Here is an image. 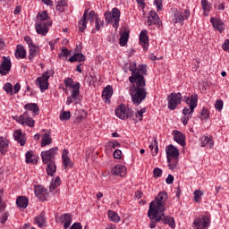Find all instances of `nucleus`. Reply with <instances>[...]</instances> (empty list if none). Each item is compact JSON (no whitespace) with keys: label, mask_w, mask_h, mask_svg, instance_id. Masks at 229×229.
I'll return each mask as SVG.
<instances>
[{"label":"nucleus","mask_w":229,"mask_h":229,"mask_svg":"<svg viewBox=\"0 0 229 229\" xmlns=\"http://www.w3.org/2000/svg\"><path fill=\"white\" fill-rule=\"evenodd\" d=\"M62 183V179H60L58 176L55 179H52L49 186L50 192H53L54 194H56L58 192V188L60 187Z\"/></svg>","instance_id":"nucleus-25"},{"label":"nucleus","mask_w":229,"mask_h":229,"mask_svg":"<svg viewBox=\"0 0 229 229\" xmlns=\"http://www.w3.org/2000/svg\"><path fill=\"white\" fill-rule=\"evenodd\" d=\"M156 201H165L167 199V192L161 191L158 195L155 198Z\"/></svg>","instance_id":"nucleus-46"},{"label":"nucleus","mask_w":229,"mask_h":229,"mask_svg":"<svg viewBox=\"0 0 229 229\" xmlns=\"http://www.w3.org/2000/svg\"><path fill=\"white\" fill-rule=\"evenodd\" d=\"M128 38H130V34L128 32H123L121 34L119 42L122 47H124V46L128 44Z\"/></svg>","instance_id":"nucleus-41"},{"label":"nucleus","mask_w":229,"mask_h":229,"mask_svg":"<svg viewBox=\"0 0 229 229\" xmlns=\"http://www.w3.org/2000/svg\"><path fill=\"white\" fill-rule=\"evenodd\" d=\"M52 142L53 139H51V134L49 132H46L41 140V148L49 146V144H51Z\"/></svg>","instance_id":"nucleus-34"},{"label":"nucleus","mask_w":229,"mask_h":229,"mask_svg":"<svg viewBox=\"0 0 229 229\" xmlns=\"http://www.w3.org/2000/svg\"><path fill=\"white\" fill-rule=\"evenodd\" d=\"M163 0H154V4L157 6V12H162L164 5L162 4Z\"/></svg>","instance_id":"nucleus-55"},{"label":"nucleus","mask_w":229,"mask_h":229,"mask_svg":"<svg viewBox=\"0 0 229 229\" xmlns=\"http://www.w3.org/2000/svg\"><path fill=\"white\" fill-rule=\"evenodd\" d=\"M24 40H25V42L28 44L29 47H30V46L35 45V44L33 43V40L31 39V38H30V36H26V37L24 38Z\"/></svg>","instance_id":"nucleus-62"},{"label":"nucleus","mask_w":229,"mask_h":229,"mask_svg":"<svg viewBox=\"0 0 229 229\" xmlns=\"http://www.w3.org/2000/svg\"><path fill=\"white\" fill-rule=\"evenodd\" d=\"M78 98H80V82H75V86H73V89L72 90L71 96H69L66 99V105L69 106L72 103H78Z\"/></svg>","instance_id":"nucleus-12"},{"label":"nucleus","mask_w":229,"mask_h":229,"mask_svg":"<svg viewBox=\"0 0 229 229\" xmlns=\"http://www.w3.org/2000/svg\"><path fill=\"white\" fill-rule=\"evenodd\" d=\"M56 151H58V148H52L49 150L42 151L41 158L43 164L55 162V155H56Z\"/></svg>","instance_id":"nucleus-9"},{"label":"nucleus","mask_w":229,"mask_h":229,"mask_svg":"<svg viewBox=\"0 0 229 229\" xmlns=\"http://www.w3.org/2000/svg\"><path fill=\"white\" fill-rule=\"evenodd\" d=\"M193 194L195 201H199V199H201V196H203V191L196 190Z\"/></svg>","instance_id":"nucleus-56"},{"label":"nucleus","mask_w":229,"mask_h":229,"mask_svg":"<svg viewBox=\"0 0 229 229\" xmlns=\"http://www.w3.org/2000/svg\"><path fill=\"white\" fill-rule=\"evenodd\" d=\"M4 90L6 92V94H10L11 96H13V86L10 82H6L4 85Z\"/></svg>","instance_id":"nucleus-44"},{"label":"nucleus","mask_w":229,"mask_h":229,"mask_svg":"<svg viewBox=\"0 0 229 229\" xmlns=\"http://www.w3.org/2000/svg\"><path fill=\"white\" fill-rule=\"evenodd\" d=\"M98 17V15L96 14L95 11H90L89 13V9H88V17H87V21H89V22L92 24V22H94V19L96 21V18Z\"/></svg>","instance_id":"nucleus-48"},{"label":"nucleus","mask_w":229,"mask_h":229,"mask_svg":"<svg viewBox=\"0 0 229 229\" xmlns=\"http://www.w3.org/2000/svg\"><path fill=\"white\" fill-rule=\"evenodd\" d=\"M154 178H160L162 177V169L157 167L153 170Z\"/></svg>","instance_id":"nucleus-59"},{"label":"nucleus","mask_w":229,"mask_h":229,"mask_svg":"<svg viewBox=\"0 0 229 229\" xmlns=\"http://www.w3.org/2000/svg\"><path fill=\"white\" fill-rule=\"evenodd\" d=\"M70 119H71V112L70 111H64L60 114L61 121H69Z\"/></svg>","instance_id":"nucleus-51"},{"label":"nucleus","mask_w":229,"mask_h":229,"mask_svg":"<svg viewBox=\"0 0 229 229\" xmlns=\"http://www.w3.org/2000/svg\"><path fill=\"white\" fill-rule=\"evenodd\" d=\"M69 62L72 64L74 62H85V55L81 53H76L72 57H70Z\"/></svg>","instance_id":"nucleus-36"},{"label":"nucleus","mask_w":229,"mask_h":229,"mask_svg":"<svg viewBox=\"0 0 229 229\" xmlns=\"http://www.w3.org/2000/svg\"><path fill=\"white\" fill-rule=\"evenodd\" d=\"M193 226L196 229H208L210 226V216H203L202 217H196L193 221Z\"/></svg>","instance_id":"nucleus-7"},{"label":"nucleus","mask_w":229,"mask_h":229,"mask_svg":"<svg viewBox=\"0 0 229 229\" xmlns=\"http://www.w3.org/2000/svg\"><path fill=\"white\" fill-rule=\"evenodd\" d=\"M191 17V11L189 10H184L183 12H176L174 15L173 21L174 24H182L183 25V21H187Z\"/></svg>","instance_id":"nucleus-13"},{"label":"nucleus","mask_w":229,"mask_h":229,"mask_svg":"<svg viewBox=\"0 0 229 229\" xmlns=\"http://www.w3.org/2000/svg\"><path fill=\"white\" fill-rule=\"evenodd\" d=\"M140 44L144 51H148L149 47V37H148V30H141L140 33Z\"/></svg>","instance_id":"nucleus-18"},{"label":"nucleus","mask_w":229,"mask_h":229,"mask_svg":"<svg viewBox=\"0 0 229 229\" xmlns=\"http://www.w3.org/2000/svg\"><path fill=\"white\" fill-rule=\"evenodd\" d=\"M165 212V201H151L148 211V217L150 220L149 228H155L157 223L162 221V217L158 216V214Z\"/></svg>","instance_id":"nucleus-2"},{"label":"nucleus","mask_w":229,"mask_h":229,"mask_svg":"<svg viewBox=\"0 0 229 229\" xmlns=\"http://www.w3.org/2000/svg\"><path fill=\"white\" fill-rule=\"evenodd\" d=\"M34 192L39 201H46V199L49 198V192L47 191V189L44 188L42 185H36L34 187Z\"/></svg>","instance_id":"nucleus-14"},{"label":"nucleus","mask_w":229,"mask_h":229,"mask_svg":"<svg viewBox=\"0 0 229 229\" xmlns=\"http://www.w3.org/2000/svg\"><path fill=\"white\" fill-rule=\"evenodd\" d=\"M113 155L114 158H116L117 160H121L123 158V151H121V149H115Z\"/></svg>","instance_id":"nucleus-57"},{"label":"nucleus","mask_w":229,"mask_h":229,"mask_svg":"<svg viewBox=\"0 0 229 229\" xmlns=\"http://www.w3.org/2000/svg\"><path fill=\"white\" fill-rule=\"evenodd\" d=\"M104 17L106 19V22L107 24H112L114 30L119 28V22L121 21V11L117 7L113 8L111 12H106L104 13Z\"/></svg>","instance_id":"nucleus-5"},{"label":"nucleus","mask_w":229,"mask_h":229,"mask_svg":"<svg viewBox=\"0 0 229 229\" xmlns=\"http://www.w3.org/2000/svg\"><path fill=\"white\" fill-rule=\"evenodd\" d=\"M105 26V21L101 20V18L97 17L95 20V30H92V33H96V31H99Z\"/></svg>","instance_id":"nucleus-39"},{"label":"nucleus","mask_w":229,"mask_h":229,"mask_svg":"<svg viewBox=\"0 0 229 229\" xmlns=\"http://www.w3.org/2000/svg\"><path fill=\"white\" fill-rule=\"evenodd\" d=\"M13 138H14V140H16V142L20 144V146H24V144H26V136H24L22 131L19 130L15 131L13 132Z\"/></svg>","instance_id":"nucleus-27"},{"label":"nucleus","mask_w":229,"mask_h":229,"mask_svg":"<svg viewBox=\"0 0 229 229\" xmlns=\"http://www.w3.org/2000/svg\"><path fill=\"white\" fill-rule=\"evenodd\" d=\"M46 164H47V173L48 176H53L55 173H56V165H55V161H51L50 163Z\"/></svg>","instance_id":"nucleus-37"},{"label":"nucleus","mask_w":229,"mask_h":229,"mask_svg":"<svg viewBox=\"0 0 229 229\" xmlns=\"http://www.w3.org/2000/svg\"><path fill=\"white\" fill-rule=\"evenodd\" d=\"M64 6H67V3L65 2V0H61L57 3L55 10H57V12H64Z\"/></svg>","instance_id":"nucleus-49"},{"label":"nucleus","mask_w":229,"mask_h":229,"mask_svg":"<svg viewBox=\"0 0 229 229\" xmlns=\"http://www.w3.org/2000/svg\"><path fill=\"white\" fill-rule=\"evenodd\" d=\"M16 205L18 208H28V205H30L29 201H16Z\"/></svg>","instance_id":"nucleus-53"},{"label":"nucleus","mask_w":229,"mask_h":229,"mask_svg":"<svg viewBox=\"0 0 229 229\" xmlns=\"http://www.w3.org/2000/svg\"><path fill=\"white\" fill-rule=\"evenodd\" d=\"M222 49L229 53V39H225V42L222 44Z\"/></svg>","instance_id":"nucleus-61"},{"label":"nucleus","mask_w":229,"mask_h":229,"mask_svg":"<svg viewBox=\"0 0 229 229\" xmlns=\"http://www.w3.org/2000/svg\"><path fill=\"white\" fill-rule=\"evenodd\" d=\"M148 148L153 157H157V155H158V143H157V140H155L154 144L149 145Z\"/></svg>","instance_id":"nucleus-43"},{"label":"nucleus","mask_w":229,"mask_h":229,"mask_svg":"<svg viewBox=\"0 0 229 229\" xmlns=\"http://www.w3.org/2000/svg\"><path fill=\"white\" fill-rule=\"evenodd\" d=\"M17 123L22 124V126H30V128H33L35 126V120L30 117L28 112L21 114L19 117L16 118Z\"/></svg>","instance_id":"nucleus-11"},{"label":"nucleus","mask_w":229,"mask_h":229,"mask_svg":"<svg viewBox=\"0 0 229 229\" xmlns=\"http://www.w3.org/2000/svg\"><path fill=\"white\" fill-rule=\"evenodd\" d=\"M223 106H224L223 100L219 99V100L216 101V103H215L216 110H217L218 112H221V110H223Z\"/></svg>","instance_id":"nucleus-54"},{"label":"nucleus","mask_w":229,"mask_h":229,"mask_svg":"<svg viewBox=\"0 0 229 229\" xmlns=\"http://www.w3.org/2000/svg\"><path fill=\"white\" fill-rule=\"evenodd\" d=\"M129 71L131 72V76L129 77V81L131 83L130 89L131 101L134 105H140L148 96L146 79L144 78L148 74V66L140 64L137 68V63H130Z\"/></svg>","instance_id":"nucleus-1"},{"label":"nucleus","mask_w":229,"mask_h":229,"mask_svg":"<svg viewBox=\"0 0 229 229\" xmlns=\"http://www.w3.org/2000/svg\"><path fill=\"white\" fill-rule=\"evenodd\" d=\"M34 221L39 228H44V226H46V223H47L46 217L44 216V212L38 216H35Z\"/></svg>","instance_id":"nucleus-33"},{"label":"nucleus","mask_w":229,"mask_h":229,"mask_svg":"<svg viewBox=\"0 0 229 229\" xmlns=\"http://www.w3.org/2000/svg\"><path fill=\"white\" fill-rule=\"evenodd\" d=\"M21 90V83H16L13 89V94H18V92Z\"/></svg>","instance_id":"nucleus-63"},{"label":"nucleus","mask_w":229,"mask_h":229,"mask_svg":"<svg viewBox=\"0 0 229 229\" xmlns=\"http://www.w3.org/2000/svg\"><path fill=\"white\" fill-rule=\"evenodd\" d=\"M114 94V88L108 85L106 86L102 91V98L104 99L105 103H110V98Z\"/></svg>","instance_id":"nucleus-23"},{"label":"nucleus","mask_w":229,"mask_h":229,"mask_svg":"<svg viewBox=\"0 0 229 229\" xmlns=\"http://www.w3.org/2000/svg\"><path fill=\"white\" fill-rule=\"evenodd\" d=\"M62 160L64 169H72V167H74V163L71 161V158L69 157V151L67 149L63 150Z\"/></svg>","instance_id":"nucleus-17"},{"label":"nucleus","mask_w":229,"mask_h":229,"mask_svg":"<svg viewBox=\"0 0 229 229\" xmlns=\"http://www.w3.org/2000/svg\"><path fill=\"white\" fill-rule=\"evenodd\" d=\"M10 144V141L4 138V137H0V153L2 155H6L8 152V146Z\"/></svg>","instance_id":"nucleus-30"},{"label":"nucleus","mask_w":229,"mask_h":229,"mask_svg":"<svg viewBox=\"0 0 229 229\" xmlns=\"http://www.w3.org/2000/svg\"><path fill=\"white\" fill-rule=\"evenodd\" d=\"M16 58H26V49L22 45H18L15 51Z\"/></svg>","instance_id":"nucleus-35"},{"label":"nucleus","mask_w":229,"mask_h":229,"mask_svg":"<svg viewBox=\"0 0 229 229\" xmlns=\"http://www.w3.org/2000/svg\"><path fill=\"white\" fill-rule=\"evenodd\" d=\"M168 109L176 110V106L182 103V93H171L168 98Z\"/></svg>","instance_id":"nucleus-8"},{"label":"nucleus","mask_w":229,"mask_h":229,"mask_svg":"<svg viewBox=\"0 0 229 229\" xmlns=\"http://www.w3.org/2000/svg\"><path fill=\"white\" fill-rule=\"evenodd\" d=\"M157 217H161L160 221H162L163 225H168L170 228H175L176 225L174 224V218H173V216H165V215H164V212H162L157 215Z\"/></svg>","instance_id":"nucleus-19"},{"label":"nucleus","mask_w":229,"mask_h":229,"mask_svg":"<svg viewBox=\"0 0 229 229\" xmlns=\"http://www.w3.org/2000/svg\"><path fill=\"white\" fill-rule=\"evenodd\" d=\"M115 115L119 117V119H126L131 115V111L121 105L119 108L115 109Z\"/></svg>","instance_id":"nucleus-16"},{"label":"nucleus","mask_w":229,"mask_h":229,"mask_svg":"<svg viewBox=\"0 0 229 229\" xmlns=\"http://www.w3.org/2000/svg\"><path fill=\"white\" fill-rule=\"evenodd\" d=\"M144 114H146V108H143L136 113V117L138 121H142V117H144Z\"/></svg>","instance_id":"nucleus-58"},{"label":"nucleus","mask_w":229,"mask_h":229,"mask_svg":"<svg viewBox=\"0 0 229 229\" xmlns=\"http://www.w3.org/2000/svg\"><path fill=\"white\" fill-rule=\"evenodd\" d=\"M64 83L65 87H71V89H72V90H74V87L76 86V83H74V81H72V78L64 79Z\"/></svg>","instance_id":"nucleus-47"},{"label":"nucleus","mask_w":229,"mask_h":229,"mask_svg":"<svg viewBox=\"0 0 229 229\" xmlns=\"http://www.w3.org/2000/svg\"><path fill=\"white\" fill-rule=\"evenodd\" d=\"M70 229H83L81 223H74Z\"/></svg>","instance_id":"nucleus-64"},{"label":"nucleus","mask_w":229,"mask_h":229,"mask_svg":"<svg viewBox=\"0 0 229 229\" xmlns=\"http://www.w3.org/2000/svg\"><path fill=\"white\" fill-rule=\"evenodd\" d=\"M38 53H40V47H38V46L34 44L29 47V60H33V58H35Z\"/></svg>","instance_id":"nucleus-31"},{"label":"nucleus","mask_w":229,"mask_h":229,"mask_svg":"<svg viewBox=\"0 0 229 229\" xmlns=\"http://www.w3.org/2000/svg\"><path fill=\"white\" fill-rule=\"evenodd\" d=\"M53 74V71H47L45 73L42 74L41 77H38L36 80L41 92H46V90L49 89V78H51Z\"/></svg>","instance_id":"nucleus-6"},{"label":"nucleus","mask_w":229,"mask_h":229,"mask_svg":"<svg viewBox=\"0 0 229 229\" xmlns=\"http://www.w3.org/2000/svg\"><path fill=\"white\" fill-rule=\"evenodd\" d=\"M106 148L107 149H115V148H121V143L119 141L114 140V141H108L106 144Z\"/></svg>","instance_id":"nucleus-42"},{"label":"nucleus","mask_w":229,"mask_h":229,"mask_svg":"<svg viewBox=\"0 0 229 229\" xmlns=\"http://www.w3.org/2000/svg\"><path fill=\"white\" fill-rule=\"evenodd\" d=\"M210 22L214 30H216L219 33H223V31H225V22H223V21L217 18H210Z\"/></svg>","instance_id":"nucleus-20"},{"label":"nucleus","mask_w":229,"mask_h":229,"mask_svg":"<svg viewBox=\"0 0 229 229\" xmlns=\"http://www.w3.org/2000/svg\"><path fill=\"white\" fill-rule=\"evenodd\" d=\"M200 4L204 12V15H208V12H210V9L212 8L208 0H201Z\"/></svg>","instance_id":"nucleus-38"},{"label":"nucleus","mask_w":229,"mask_h":229,"mask_svg":"<svg viewBox=\"0 0 229 229\" xmlns=\"http://www.w3.org/2000/svg\"><path fill=\"white\" fill-rule=\"evenodd\" d=\"M184 101L188 104L189 107H184L182 114L184 117L181 118L183 126L189 124V121L192 119V114H194V108L198 106V95L194 94L191 97H184Z\"/></svg>","instance_id":"nucleus-4"},{"label":"nucleus","mask_w":229,"mask_h":229,"mask_svg":"<svg viewBox=\"0 0 229 229\" xmlns=\"http://www.w3.org/2000/svg\"><path fill=\"white\" fill-rule=\"evenodd\" d=\"M174 140L177 142V144H180V146H185V135L182 133L180 131H174Z\"/></svg>","instance_id":"nucleus-26"},{"label":"nucleus","mask_w":229,"mask_h":229,"mask_svg":"<svg viewBox=\"0 0 229 229\" xmlns=\"http://www.w3.org/2000/svg\"><path fill=\"white\" fill-rule=\"evenodd\" d=\"M8 217H10V215L8 214V212H6L1 216L0 222L2 223V225H4V223H6V221H8Z\"/></svg>","instance_id":"nucleus-60"},{"label":"nucleus","mask_w":229,"mask_h":229,"mask_svg":"<svg viewBox=\"0 0 229 229\" xmlns=\"http://www.w3.org/2000/svg\"><path fill=\"white\" fill-rule=\"evenodd\" d=\"M201 148H214V140L208 136H202L200 138Z\"/></svg>","instance_id":"nucleus-28"},{"label":"nucleus","mask_w":229,"mask_h":229,"mask_svg":"<svg viewBox=\"0 0 229 229\" xmlns=\"http://www.w3.org/2000/svg\"><path fill=\"white\" fill-rule=\"evenodd\" d=\"M71 55V51H69V49H67L66 47H63L62 48V52L58 55L59 58H64V56L65 58H67V56Z\"/></svg>","instance_id":"nucleus-52"},{"label":"nucleus","mask_w":229,"mask_h":229,"mask_svg":"<svg viewBox=\"0 0 229 229\" xmlns=\"http://www.w3.org/2000/svg\"><path fill=\"white\" fill-rule=\"evenodd\" d=\"M149 17L147 21L148 26H151V24H160V18L158 17V14H157V12L150 11Z\"/></svg>","instance_id":"nucleus-29"},{"label":"nucleus","mask_w":229,"mask_h":229,"mask_svg":"<svg viewBox=\"0 0 229 229\" xmlns=\"http://www.w3.org/2000/svg\"><path fill=\"white\" fill-rule=\"evenodd\" d=\"M107 216L110 221H113V223H119V221H121V216H119L115 211L108 210Z\"/></svg>","instance_id":"nucleus-40"},{"label":"nucleus","mask_w":229,"mask_h":229,"mask_svg":"<svg viewBox=\"0 0 229 229\" xmlns=\"http://www.w3.org/2000/svg\"><path fill=\"white\" fill-rule=\"evenodd\" d=\"M111 174H114V176H126V166L117 165L112 168Z\"/></svg>","instance_id":"nucleus-24"},{"label":"nucleus","mask_w":229,"mask_h":229,"mask_svg":"<svg viewBox=\"0 0 229 229\" xmlns=\"http://www.w3.org/2000/svg\"><path fill=\"white\" fill-rule=\"evenodd\" d=\"M10 71H12V61L10 57L4 56L2 64H0V74L6 76Z\"/></svg>","instance_id":"nucleus-15"},{"label":"nucleus","mask_w":229,"mask_h":229,"mask_svg":"<svg viewBox=\"0 0 229 229\" xmlns=\"http://www.w3.org/2000/svg\"><path fill=\"white\" fill-rule=\"evenodd\" d=\"M24 108L30 110V112H33L34 115H38V114H40V108L38 107V105L35 103L26 104Z\"/></svg>","instance_id":"nucleus-32"},{"label":"nucleus","mask_w":229,"mask_h":229,"mask_svg":"<svg viewBox=\"0 0 229 229\" xmlns=\"http://www.w3.org/2000/svg\"><path fill=\"white\" fill-rule=\"evenodd\" d=\"M208 117H210V111L204 107L200 113V119L203 121L208 119Z\"/></svg>","instance_id":"nucleus-50"},{"label":"nucleus","mask_w":229,"mask_h":229,"mask_svg":"<svg viewBox=\"0 0 229 229\" xmlns=\"http://www.w3.org/2000/svg\"><path fill=\"white\" fill-rule=\"evenodd\" d=\"M26 164H33V158H35V155H33V151L30 150L25 154Z\"/></svg>","instance_id":"nucleus-45"},{"label":"nucleus","mask_w":229,"mask_h":229,"mask_svg":"<svg viewBox=\"0 0 229 229\" xmlns=\"http://www.w3.org/2000/svg\"><path fill=\"white\" fill-rule=\"evenodd\" d=\"M167 162H173V160H177L180 157V150L174 145H168L165 148Z\"/></svg>","instance_id":"nucleus-10"},{"label":"nucleus","mask_w":229,"mask_h":229,"mask_svg":"<svg viewBox=\"0 0 229 229\" xmlns=\"http://www.w3.org/2000/svg\"><path fill=\"white\" fill-rule=\"evenodd\" d=\"M53 26V21L49 20V15L47 11H41L37 15V20L35 23V28L38 35H42L46 37L49 33V28Z\"/></svg>","instance_id":"nucleus-3"},{"label":"nucleus","mask_w":229,"mask_h":229,"mask_svg":"<svg viewBox=\"0 0 229 229\" xmlns=\"http://www.w3.org/2000/svg\"><path fill=\"white\" fill-rule=\"evenodd\" d=\"M59 219H60L61 225H64V229L69 228V226H71L72 223V216H71V214L69 213H65L62 215L61 216H59Z\"/></svg>","instance_id":"nucleus-21"},{"label":"nucleus","mask_w":229,"mask_h":229,"mask_svg":"<svg viewBox=\"0 0 229 229\" xmlns=\"http://www.w3.org/2000/svg\"><path fill=\"white\" fill-rule=\"evenodd\" d=\"M88 15H89V9H86L82 15V18L80 20L78 23L79 30L81 31V33H83L85 30H87V24L89 23V21L87 20Z\"/></svg>","instance_id":"nucleus-22"}]
</instances>
